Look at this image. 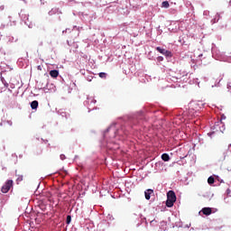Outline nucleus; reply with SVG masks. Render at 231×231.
I'll return each mask as SVG.
<instances>
[{"label":"nucleus","instance_id":"1","mask_svg":"<svg viewBox=\"0 0 231 231\" xmlns=\"http://www.w3.org/2000/svg\"><path fill=\"white\" fill-rule=\"evenodd\" d=\"M174 203H176V193L173 190H170L167 193L166 207L171 208L174 207Z\"/></svg>","mask_w":231,"mask_h":231},{"label":"nucleus","instance_id":"2","mask_svg":"<svg viewBox=\"0 0 231 231\" xmlns=\"http://www.w3.org/2000/svg\"><path fill=\"white\" fill-rule=\"evenodd\" d=\"M12 187H14V180H7L5 181V183L2 186L1 192H3V194H8V192L10 191V189H12Z\"/></svg>","mask_w":231,"mask_h":231},{"label":"nucleus","instance_id":"3","mask_svg":"<svg viewBox=\"0 0 231 231\" xmlns=\"http://www.w3.org/2000/svg\"><path fill=\"white\" fill-rule=\"evenodd\" d=\"M156 51H159V53H162V55H165V57H171V52L165 49H162V47H157Z\"/></svg>","mask_w":231,"mask_h":231},{"label":"nucleus","instance_id":"4","mask_svg":"<svg viewBox=\"0 0 231 231\" xmlns=\"http://www.w3.org/2000/svg\"><path fill=\"white\" fill-rule=\"evenodd\" d=\"M201 212H202V214H204V216H210V214H212V208H203Z\"/></svg>","mask_w":231,"mask_h":231},{"label":"nucleus","instance_id":"5","mask_svg":"<svg viewBox=\"0 0 231 231\" xmlns=\"http://www.w3.org/2000/svg\"><path fill=\"white\" fill-rule=\"evenodd\" d=\"M151 194H154V190L149 189L144 192L145 199H151Z\"/></svg>","mask_w":231,"mask_h":231},{"label":"nucleus","instance_id":"6","mask_svg":"<svg viewBox=\"0 0 231 231\" xmlns=\"http://www.w3.org/2000/svg\"><path fill=\"white\" fill-rule=\"evenodd\" d=\"M50 75L52 79H57V77H59V70L57 69L51 70Z\"/></svg>","mask_w":231,"mask_h":231},{"label":"nucleus","instance_id":"7","mask_svg":"<svg viewBox=\"0 0 231 231\" xmlns=\"http://www.w3.org/2000/svg\"><path fill=\"white\" fill-rule=\"evenodd\" d=\"M32 109H37L39 107V101L34 100L31 103Z\"/></svg>","mask_w":231,"mask_h":231},{"label":"nucleus","instance_id":"8","mask_svg":"<svg viewBox=\"0 0 231 231\" xmlns=\"http://www.w3.org/2000/svg\"><path fill=\"white\" fill-rule=\"evenodd\" d=\"M162 160H163V162H169V160H171V157L169 156V154L163 153L162 155Z\"/></svg>","mask_w":231,"mask_h":231},{"label":"nucleus","instance_id":"9","mask_svg":"<svg viewBox=\"0 0 231 231\" xmlns=\"http://www.w3.org/2000/svg\"><path fill=\"white\" fill-rule=\"evenodd\" d=\"M214 181H215L214 177H212V176L208 177V183L209 185H213Z\"/></svg>","mask_w":231,"mask_h":231},{"label":"nucleus","instance_id":"10","mask_svg":"<svg viewBox=\"0 0 231 231\" xmlns=\"http://www.w3.org/2000/svg\"><path fill=\"white\" fill-rule=\"evenodd\" d=\"M98 75L100 79H107V74L106 72H100Z\"/></svg>","mask_w":231,"mask_h":231},{"label":"nucleus","instance_id":"11","mask_svg":"<svg viewBox=\"0 0 231 231\" xmlns=\"http://www.w3.org/2000/svg\"><path fill=\"white\" fill-rule=\"evenodd\" d=\"M162 8H169L170 5L167 1L162 2Z\"/></svg>","mask_w":231,"mask_h":231},{"label":"nucleus","instance_id":"12","mask_svg":"<svg viewBox=\"0 0 231 231\" xmlns=\"http://www.w3.org/2000/svg\"><path fill=\"white\" fill-rule=\"evenodd\" d=\"M71 223V216L67 217V225H69Z\"/></svg>","mask_w":231,"mask_h":231},{"label":"nucleus","instance_id":"13","mask_svg":"<svg viewBox=\"0 0 231 231\" xmlns=\"http://www.w3.org/2000/svg\"><path fill=\"white\" fill-rule=\"evenodd\" d=\"M37 69H39L40 71H42V67H41V65H39V66L37 67Z\"/></svg>","mask_w":231,"mask_h":231},{"label":"nucleus","instance_id":"14","mask_svg":"<svg viewBox=\"0 0 231 231\" xmlns=\"http://www.w3.org/2000/svg\"><path fill=\"white\" fill-rule=\"evenodd\" d=\"M158 60H159V61L163 60V57H162V56L158 57Z\"/></svg>","mask_w":231,"mask_h":231},{"label":"nucleus","instance_id":"15","mask_svg":"<svg viewBox=\"0 0 231 231\" xmlns=\"http://www.w3.org/2000/svg\"><path fill=\"white\" fill-rule=\"evenodd\" d=\"M226 118V116H221V121L225 120Z\"/></svg>","mask_w":231,"mask_h":231},{"label":"nucleus","instance_id":"16","mask_svg":"<svg viewBox=\"0 0 231 231\" xmlns=\"http://www.w3.org/2000/svg\"><path fill=\"white\" fill-rule=\"evenodd\" d=\"M7 123L9 124V125H12V121H7Z\"/></svg>","mask_w":231,"mask_h":231},{"label":"nucleus","instance_id":"17","mask_svg":"<svg viewBox=\"0 0 231 231\" xmlns=\"http://www.w3.org/2000/svg\"><path fill=\"white\" fill-rule=\"evenodd\" d=\"M5 88H8V83H5Z\"/></svg>","mask_w":231,"mask_h":231},{"label":"nucleus","instance_id":"18","mask_svg":"<svg viewBox=\"0 0 231 231\" xmlns=\"http://www.w3.org/2000/svg\"><path fill=\"white\" fill-rule=\"evenodd\" d=\"M60 158H61V160H63V158H64V155H60Z\"/></svg>","mask_w":231,"mask_h":231},{"label":"nucleus","instance_id":"19","mask_svg":"<svg viewBox=\"0 0 231 231\" xmlns=\"http://www.w3.org/2000/svg\"><path fill=\"white\" fill-rule=\"evenodd\" d=\"M69 3L73 2V0H69Z\"/></svg>","mask_w":231,"mask_h":231},{"label":"nucleus","instance_id":"20","mask_svg":"<svg viewBox=\"0 0 231 231\" xmlns=\"http://www.w3.org/2000/svg\"><path fill=\"white\" fill-rule=\"evenodd\" d=\"M213 23H216V20H214Z\"/></svg>","mask_w":231,"mask_h":231}]
</instances>
